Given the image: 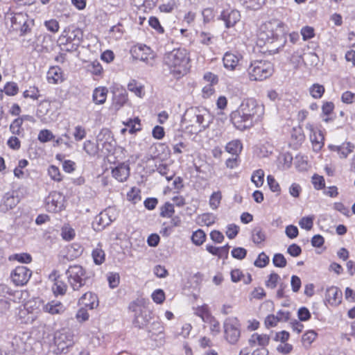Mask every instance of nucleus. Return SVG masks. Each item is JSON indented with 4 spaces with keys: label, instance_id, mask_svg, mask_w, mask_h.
<instances>
[{
    "label": "nucleus",
    "instance_id": "47",
    "mask_svg": "<svg viewBox=\"0 0 355 355\" xmlns=\"http://www.w3.org/2000/svg\"><path fill=\"white\" fill-rule=\"evenodd\" d=\"M128 97L125 91H123L118 94H115L113 98V106L116 110L121 107L127 101Z\"/></svg>",
    "mask_w": 355,
    "mask_h": 355
},
{
    "label": "nucleus",
    "instance_id": "21",
    "mask_svg": "<svg viewBox=\"0 0 355 355\" xmlns=\"http://www.w3.org/2000/svg\"><path fill=\"white\" fill-rule=\"evenodd\" d=\"M343 293L336 286H330L325 292V300L331 306H338L342 301Z\"/></svg>",
    "mask_w": 355,
    "mask_h": 355
},
{
    "label": "nucleus",
    "instance_id": "26",
    "mask_svg": "<svg viewBox=\"0 0 355 355\" xmlns=\"http://www.w3.org/2000/svg\"><path fill=\"white\" fill-rule=\"evenodd\" d=\"M78 304L85 308L93 309L98 306V300L95 294L87 292L79 299Z\"/></svg>",
    "mask_w": 355,
    "mask_h": 355
},
{
    "label": "nucleus",
    "instance_id": "52",
    "mask_svg": "<svg viewBox=\"0 0 355 355\" xmlns=\"http://www.w3.org/2000/svg\"><path fill=\"white\" fill-rule=\"evenodd\" d=\"M76 235L74 229H73L69 225H64L62 227L61 236L62 238L67 241L72 240Z\"/></svg>",
    "mask_w": 355,
    "mask_h": 355
},
{
    "label": "nucleus",
    "instance_id": "41",
    "mask_svg": "<svg viewBox=\"0 0 355 355\" xmlns=\"http://www.w3.org/2000/svg\"><path fill=\"white\" fill-rule=\"evenodd\" d=\"M265 173L262 169L255 170L251 176V181L257 188L262 187L264 182Z\"/></svg>",
    "mask_w": 355,
    "mask_h": 355
},
{
    "label": "nucleus",
    "instance_id": "17",
    "mask_svg": "<svg viewBox=\"0 0 355 355\" xmlns=\"http://www.w3.org/2000/svg\"><path fill=\"white\" fill-rule=\"evenodd\" d=\"M31 275V270L26 266H19L12 271L10 278L16 286H24L28 282Z\"/></svg>",
    "mask_w": 355,
    "mask_h": 355
},
{
    "label": "nucleus",
    "instance_id": "5",
    "mask_svg": "<svg viewBox=\"0 0 355 355\" xmlns=\"http://www.w3.org/2000/svg\"><path fill=\"white\" fill-rule=\"evenodd\" d=\"M274 72L272 64L267 60H255L251 63L248 69L249 78L254 81H261Z\"/></svg>",
    "mask_w": 355,
    "mask_h": 355
},
{
    "label": "nucleus",
    "instance_id": "2",
    "mask_svg": "<svg viewBox=\"0 0 355 355\" xmlns=\"http://www.w3.org/2000/svg\"><path fill=\"white\" fill-rule=\"evenodd\" d=\"M264 113L263 105L254 98H247L231 114V120L238 130H243L262 121Z\"/></svg>",
    "mask_w": 355,
    "mask_h": 355
},
{
    "label": "nucleus",
    "instance_id": "56",
    "mask_svg": "<svg viewBox=\"0 0 355 355\" xmlns=\"http://www.w3.org/2000/svg\"><path fill=\"white\" fill-rule=\"evenodd\" d=\"M5 94L9 96H15L19 92V87L15 82H8L3 87Z\"/></svg>",
    "mask_w": 355,
    "mask_h": 355
},
{
    "label": "nucleus",
    "instance_id": "28",
    "mask_svg": "<svg viewBox=\"0 0 355 355\" xmlns=\"http://www.w3.org/2000/svg\"><path fill=\"white\" fill-rule=\"evenodd\" d=\"M19 202V200L17 196H15L12 193H7L3 197L0 205L1 209L3 211H7L15 207Z\"/></svg>",
    "mask_w": 355,
    "mask_h": 355
},
{
    "label": "nucleus",
    "instance_id": "31",
    "mask_svg": "<svg viewBox=\"0 0 355 355\" xmlns=\"http://www.w3.org/2000/svg\"><path fill=\"white\" fill-rule=\"evenodd\" d=\"M43 310L50 314H61L64 310V306L59 301L53 300L42 306Z\"/></svg>",
    "mask_w": 355,
    "mask_h": 355
},
{
    "label": "nucleus",
    "instance_id": "42",
    "mask_svg": "<svg viewBox=\"0 0 355 355\" xmlns=\"http://www.w3.org/2000/svg\"><path fill=\"white\" fill-rule=\"evenodd\" d=\"M128 89L134 93L138 97H143L144 95V87L136 80H132L128 85Z\"/></svg>",
    "mask_w": 355,
    "mask_h": 355
},
{
    "label": "nucleus",
    "instance_id": "37",
    "mask_svg": "<svg viewBox=\"0 0 355 355\" xmlns=\"http://www.w3.org/2000/svg\"><path fill=\"white\" fill-rule=\"evenodd\" d=\"M194 314L200 317L203 322L210 320L211 315L209 308L207 304H204L202 306H198L194 309Z\"/></svg>",
    "mask_w": 355,
    "mask_h": 355
},
{
    "label": "nucleus",
    "instance_id": "63",
    "mask_svg": "<svg viewBox=\"0 0 355 355\" xmlns=\"http://www.w3.org/2000/svg\"><path fill=\"white\" fill-rule=\"evenodd\" d=\"M87 135L86 130L82 125H76L73 132V137L76 141H82Z\"/></svg>",
    "mask_w": 355,
    "mask_h": 355
},
{
    "label": "nucleus",
    "instance_id": "39",
    "mask_svg": "<svg viewBox=\"0 0 355 355\" xmlns=\"http://www.w3.org/2000/svg\"><path fill=\"white\" fill-rule=\"evenodd\" d=\"M216 216L211 213H205L197 217L196 221L200 225L210 226L216 221Z\"/></svg>",
    "mask_w": 355,
    "mask_h": 355
},
{
    "label": "nucleus",
    "instance_id": "61",
    "mask_svg": "<svg viewBox=\"0 0 355 355\" xmlns=\"http://www.w3.org/2000/svg\"><path fill=\"white\" fill-rule=\"evenodd\" d=\"M300 33L304 41H307L315 37V29L309 26H304L301 28Z\"/></svg>",
    "mask_w": 355,
    "mask_h": 355
},
{
    "label": "nucleus",
    "instance_id": "29",
    "mask_svg": "<svg viewBox=\"0 0 355 355\" xmlns=\"http://www.w3.org/2000/svg\"><path fill=\"white\" fill-rule=\"evenodd\" d=\"M59 277L58 273L56 270H53L49 275V279L52 281H54V284L52 286V290L55 294H64L67 291L66 284L61 280H59L58 278Z\"/></svg>",
    "mask_w": 355,
    "mask_h": 355
},
{
    "label": "nucleus",
    "instance_id": "43",
    "mask_svg": "<svg viewBox=\"0 0 355 355\" xmlns=\"http://www.w3.org/2000/svg\"><path fill=\"white\" fill-rule=\"evenodd\" d=\"M222 193L220 191H214L211 193L209 200V205L212 210L217 209L221 202Z\"/></svg>",
    "mask_w": 355,
    "mask_h": 355
},
{
    "label": "nucleus",
    "instance_id": "45",
    "mask_svg": "<svg viewBox=\"0 0 355 355\" xmlns=\"http://www.w3.org/2000/svg\"><path fill=\"white\" fill-rule=\"evenodd\" d=\"M225 149L229 153L238 155L242 150V144L239 140H233L226 145Z\"/></svg>",
    "mask_w": 355,
    "mask_h": 355
},
{
    "label": "nucleus",
    "instance_id": "44",
    "mask_svg": "<svg viewBox=\"0 0 355 355\" xmlns=\"http://www.w3.org/2000/svg\"><path fill=\"white\" fill-rule=\"evenodd\" d=\"M141 121L138 117L134 119H130L126 122H124V125L130 128L129 132L131 134L135 133L141 130Z\"/></svg>",
    "mask_w": 355,
    "mask_h": 355
},
{
    "label": "nucleus",
    "instance_id": "9",
    "mask_svg": "<svg viewBox=\"0 0 355 355\" xmlns=\"http://www.w3.org/2000/svg\"><path fill=\"white\" fill-rule=\"evenodd\" d=\"M54 343L56 347L55 349L56 354L65 353L74 343L73 335L69 331L64 329L58 331L55 334Z\"/></svg>",
    "mask_w": 355,
    "mask_h": 355
},
{
    "label": "nucleus",
    "instance_id": "33",
    "mask_svg": "<svg viewBox=\"0 0 355 355\" xmlns=\"http://www.w3.org/2000/svg\"><path fill=\"white\" fill-rule=\"evenodd\" d=\"M216 12L212 8H205L201 11L202 27H206L207 25L212 23L215 20Z\"/></svg>",
    "mask_w": 355,
    "mask_h": 355
},
{
    "label": "nucleus",
    "instance_id": "14",
    "mask_svg": "<svg viewBox=\"0 0 355 355\" xmlns=\"http://www.w3.org/2000/svg\"><path fill=\"white\" fill-rule=\"evenodd\" d=\"M11 26L14 31L25 34L31 29L33 21L24 12H16L10 17Z\"/></svg>",
    "mask_w": 355,
    "mask_h": 355
},
{
    "label": "nucleus",
    "instance_id": "27",
    "mask_svg": "<svg viewBox=\"0 0 355 355\" xmlns=\"http://www.w3.org/2000/svg\"><path fill=\"white\" fill-rule=\"evenodd\" d=\"M329 148L331 151L337 152L340 158H346L349 153L353 152L354 145L350 142L343 143L340 146L329 145Z\"/></svg>",
    "mask_w": 355,
    "mask_h": 355
},
{
    "label": "nucleus",
    "instance_id": "54",
    "mask_svg": "<svg viewBox=\"0 0 355 355\" xmlns=\"http://www.w3.org/2000/svg\"><path fill=\"white\" fill-rule=\"evenodd\" d=\"M47 172L48 175L52 180L55 182H60L62 180V175H61L58 167L54 165H51L48 168Z\"/></svg>",
    "mask_w": 355,
    "mask_h": 355
},
{
    "label": "nucleus",
    "instance_id": "64",
    "mask_svg": "<svg viewBox=\"0 0 355 355\" xmlns=\"http://www.w3.org/2000/svg\"><path fill=\"white\" fill-rule=\"evenodd\" d=\"M311 182L313 185L314 189L316 190H320L325 187V181L322 176L318 174H314L311 178Z\"/></svg>",
    "mask_w": 355,
    "mask_h": 355
},
{
    "label": "nucleus",
    "instance_id": "7",
    "mask_svg": "<svg viewBox=\"0 0 355 355\" xmlns=\"http://www.w3.org/2000/svg\"><path fill=\"white\" fill-rule=\"evenodd\" d=\"M225 339L231 345H235L241 336V324L237 318L229 317L223 323Z\"/></svg>",
    "mask_w": 355,
    "mask_h": 355
},
{
    "label": "nucleus",
    "instance_id": "13",
    "mask_svg": "<svg viewBox=\"0 0 355 355\" xmlns=\"http://www.w3.org/2000/svg\"><path fill=\"white\" fill-rule=\"evenodd\" d=\"M129 309L135 312L133 324L135 327L141 329L145 327L149 323L151 320V313L146 310H143L138 302H132L129 306Z\"/></svg>",
    "mask_w": 355,
    "mask_h": 355
},
{
    "label": "nucleus",
    "instance_id": "59",
    "mask_svg": "<svg viewBox=\"0 0 355 355\" xmlns=\"http://www.w3.org/2000/svg\"><path fill=\"white\" fill-rule=\"evenodd\" d=\"M50 105L47 101H42L38 104L37 109V116L42 119L49 112Z\"/></svg>",
    "mask_w": 355,
    "mask_h": 355
},
{
    "label": "nucleus",
    "instance_id": "38",
    "mask_svg": "<svg viewBox=\"0 0 355 355\" xmlns=\"http://www.w3.org/2000/svg\"><path fill=\"white\" fill-rule=\"evenodd\" d=\"M318 334L313 330L306 331L302 336V343L305 349H309L315 340Z\"/></svg>",
    "mask_w": 355,
    "mask_h": 355
},
{
    "label": "nucleus",
    "instance_id": "4",
    "mask_svg": "<svg viewBox=\"0 0 355 355\" xmlns=\"http://www.w3.org/2000/svg\"><path fill=\"white\" fill-rule=\"evenodd\" d=\"M213 121L210 112L204 107H191L185 112L182 123L191 134H197L207 128Z\"/></svg>",
    "mask_w": 355,
    "mask_h": 355
},
{
    "label": "nucleus",
    "instance_id": "58",
    "mask_svg": "<svg viewBox=\"0 0 355 355\" xmlns=\"http://www.w3.org/2000/svg\"><path fill=\"white\" fill-rule=\"evenodd\" d=\"M92 258L96 265H101L105 261V253L101 248H96L92 251Z\"/></svg>",
    "mask_w": 355,
    "mask_h": 355
},
{
    "label": "nucleus",
    "instance_id": "36",
    "mask_svg": "<svg viewBox=\"0 0 355 355\" xmlns=\"http://www.w3.org/2000/svg\"><path fill=\"white\" fill-rule=\"evenodd\" d=\"M230 246L225 245L221 247H215L211 245H206V250L211 254L217 256L219 258H227L228 255Z\"/></svg>",
    "mask_w": 355,
    "mask_h": 355
},
{
    "label": "nucleus",
    "instance_id": "23",
    "mask_svg": "<svg viewBox=\"0 0 355 355\" xmlns=\"http://www.w3.org/2000/svg\"><path fill=\"white\" fill-rule=\"evenodd\" d=\"M46 80L49 84L57 85L64 80L62 69L58 66H53L49 69L46 73Z\"/></svg>",
    "mask_w": 355,
    "mask_h": 355
},
{
    "label": "nucleus",
    "instance_id": "50",
    "mask_svg": "<svg viewBox=\"0 0 355 355\" xmlns=\"http://www.w3.org/2000/svg\"><path fill=\"white\" fill-rule=\"evenodd\" d=\"M252 241L256 244H260L266 239V234L261 227H255L252 232Z\"/></svg>",
    "mask_w": 355,
    "mask_h": 355
},
{
    "label": "nucleus",
    "instance_id": "16",
    "mask_svg": "<svg viewBox=\"0 0 355 355\" xmlns=\"http://www.w3.org/2000/svg\"><path fill=\"white\" fill-rule=\"evenodd\" d=\"M305 128L309 132V138L312 144L313 150L315 152L320 151L324 146V140L322 131L316 128L311 123H307Z\"/></svg>",
    "mask_w": 355,
    "mask_h": 355
},
{
    "label": "nucleus",
    "instance_id": "60",
    "mask_svg": "<svg viewBox=\"0 0 355 355\" xmlns=\"http://www.w3.org/2000/svg\"><path fill=\"white\" fill-rule=\"evenodd\" d=\"M127 199L134 204L139 202L141 199L140 190L137 187H132L127 193Z\"/></svg>",
    "mask_w": 355,
    "mask_h": 355
},
{
    "label": "nucleus",
    "instance_id": "53",
    "mask_svg": "<svg viewBox=\"0 0 355 355\" xmlns=\"http://www.w3.org/2000/svg\"><path fill=\"white\" fill-rule=\"evenodd\" d=\"M314 216L302 217L299 221V225L302 229L309 231L313 226Z\"/></svg>",
    "mask_w": 355,
    "mask_h": 355
},
{
    "label": "nucleus",
    "instance_id": "18",
    "mask_svg": "<svg viewBox=\"0 0 355 355\" xmlns=\"http://www.w3.org/2000/svg\"><path fill=\"white\" fill-rule=\"evenodd\" d=\"M219 19L225 23V27L229 28L235 26L240 21V12L235 9L228 8L221 12Z\"/></svg>",
    "mask_w": 355,
    "mask_h": 355
},
{
    "label": "nucleus",
    "instance_id": "55",
    "mask_svg": "<svg viewBox=\"0 0 355 355\" xmlns=\"http://www.w3.org/2000/svg\"><path fill=\"white\" fill-rule=\"evenodd\" d=\"M10 261H17L20 263H28L32 261L31 256L28 253L15 254L9 257Z\"/></svg>",
    "mask_w": 355,
    "mask_h": 355
},
{
    "label": "nucleus",
    "instance_id": "32",
    "mask_svg": "<svg viewBox=\"0 0 355 355\" xmlns=\"http://www.w3.org/2000/svg\"><path fill=\"white\" fill-rule=\"evenodd\" d=\"M28 164L27 159H22L19 160L17 166L13 171L15 177L20 180L27 178L29 176V173L26 168Z\"/></svg>",
    "mask_w": 355,
    "mask_h": 355
},
{
    "label": "nucleus",
    "instance_id": "49",
    "mask_svg": "<svg viewBox=\"0 0 355 355\" xmlns=\"http://www.w3.org/2000/svg\"><path fill=\"white\" fill-rule=\"evenodd\" d=\"M206 234L205 232L200 229L195 231L191 236L192 243L197 245L200 246L202 245V243L205 241Z\"/></svg>",
    "mask_w": 355,
    "mask_h": 355
},
{
    "label": "nucleus",
    "instance_id": "57",
    "mask_svg": "<svg viewBox=\"0 0 355 355\" xmlns=\"http://www.w3.org/2000/svg\"><path fill=\"white\" fill-rule=\"evenodd\" d=\"M293 157L289 153L282 154L279 157V164L282 169H288L291 166Z\"/></svg>",
    "mask_w": 355,
    "mask_h": 355
},
{
    "label": "nucleus",
    "instance_id": "62",
    "mask_svg": "<svg viewBox=\"0 0 355 355\" xmlns=\"http://www.w3.org/2000/svg\"><path fill=\"white\" fill-rule=\"evenodd\" d=\"M151 297L155 303L161 304L166 299L165 293L162 289H156L151 294Z\"/></svg>",
    "mask_w": 355,
    "mask_h": 355
},
{
    "label": "nucleus",
    "instance_id": "35",
    "mask_svg": "<svg viewBox=\"0 0 355 355\" xmlns=\"http://www.w3.org/2000/svg\"><path fill=\"white\" fill-rule=\"evenodd\" d=\"M198 42L205 46H210L215 43L216 37L210 32L200 31L197 33Z\"/></svg>",
    "mask_w": 355,
    "mask_h": 355
},
{
    "label": "nucleus",
    "instance_id": "30",
    "mask_svg": "<svg viewBox=\"0 0 355 355\" xmlns=\"http://www.w3.org/2000/svg\"><path fill=\"white\" fill-rule=\"evenodd\" d=\"M108 89L105 87H96L92 93V101L96 105H103L105 103Z\"/></svg>",
    "mask_w": 355,
    "mask_h": 355
},
{
    "label": "nucleus",
    "instance_id": "24",
    "mask_svg": "<svg viewBox=\"0 0 355 355\" xmlns=\"http://www.w3.org/2000/svg\"><path fill=\"white\" fill-rule=\"evenodd\" d=\"M112 175L114 178L120 182L126 181L130 175V167L128 164L125 163L119 164L112 169Z\"/></svg>",
    "mask_w": 355,
    "mask_h": 355
},
{
    "label": "nucleus",
    "instance_id": "22",
    "mask_svg": "<svg viewBox=\"0 0 355 355\" xmlns=\"http://www.w3.org/2000/svg\"><path fill=\"white\" fill-rule=\"evenodd\" d=\"M242 56L239 53H225L223 58L224 67L227 70H235Z\"/></svg>",
    "mask_w": 355,
    "mask_h": 355
},
{
    "label": "nucleus",
    "instance_id": "11",
    "mask_svg": "<svg viewBox=\"0 0 355 355\" xmlns=\"http://www.w3.org/2000/svg\"><path fill=\"white\" fill-rule=\"evenodd\" d=\"M116 219V210L109 207L97 215L92 223V227L95 231L99 232L109 225Z\"/></svg>",
    "mask_w": 355,
    "mask_h": 355
},
{
    "label": "nucleus",
    "instance_id": "19",
    "mask_svg": "<svg viewBox=\"0 0 355 355\" xmlns=\"http://www.w3.org/2000/svg\"><path fill=\"white\" fill-rule=\"evenodd\" d=\"M164 328L161 322L156 320L153 322L148 327V336L155 341H158L159 345L164 342Z\"/></svg>",
    "mask_w": 355,
    "mask_h": 355
},
{
    "label": "nucleus",
    "instance_id": "25",
    "mask_svg": "<svg viewBox=\"0 0 355 355\" xmlns=\"http://www.w3.org/2000/svg\"><path fill=\"white\" fill-rule=\"evenodd\" d=\"M249 345L252 347H266L270 343V336L265 334L254 333L249 338Z\"/></svg>",
    "mask_w": 355,
    "mask_h": 355
},
{
    "label": "nucleus",
    "instance_id": "15",
    "mask_svg": "<svg viewBox=\"0 0 355 355\" xmlns=\"http://www.w3.org/2000/svg\"><path fill=\"white\" fill-rule=\"evenodd\" d=\"M64 196L58 191L49 193L45 200L46 209L49 212H58L64 207Z\"/></svg>",
    "mask_w": 355,
    "mask_h": 355
},
{
    "label": "nucleus",
    "instance_id": "3",
    "mask_svg": "<svg viewBox=\"0 0 355 355\" xmlns=\"http://www.w3.org/2000/svg\"><path fill=\"white\" fill-rule=\"evenodd\" d=\"M189 53L185 49H175L165 54L164 63L168 67L170 74L175 79H180L187 74L189 69Z\"/></svg>",
    "mask_w": 355,
    "mask_h": 355
},
{
    "label": "nucleus",
    "instance_id": "12",
    "mask_svg": "<svg viewBox=\"0 0 355 355\" xmlns=\"http://www.w3.org/2000/svg\"><path fill=\"white\" fill-rule=\"evenodd\" d=\"M96 144L103 153H111L115 146V141L108 129L101 130L96 137Z\"/></svg>",
    "mask_w": 355,
    "mask_h": 355
},
{
    "label": "nucleus",
    "instance_id": "46",
    "mask_svg": "<svg viewBox=\"0 0 355 355\" xmlns=\"http://www.w3.org/2000/svg\"><path fill=\"white\" fill-rule=\"evenodd\" d=\"M83 148L84 151L89 156H95L99 151L97 144L91 140H86L83 143Z\"/></svg>",
    "mask_w": 355,
    "mask_h": 355
},
{
    "label": "nucleus",
    "instance_id": "48",
    "mask_svg": "<svg viewBox=\"0 0 355 355\" xmlns=\"http://www.w3.org/2000/svg\"><path fill=\"white\" fill-rule=\"evenodd\" d=\"M309 93L311 96L315 99L320 98L324 93V87L323 85L315 83L309 87Z\"/></svg>",
    "mask_w": 355,
    "mask_h": 355
},
{
    "label": "nucleus",
    "instance_id": "6",
    "mask_svg": "<svg viewBox=\"0 0 355 355\" xmlns=\"http://www.w3.org/2000/svg\"><path fill=\"white\" fill-rule=\"evenodd\" d=\"M66 277L73 291H79L88 279L85 269L80 265L70 266L66 270Z\"/></svg>",
    "mask_w": 355,
    "mask_h": 355
},
{
    "label": "nucleus",
    "instance_id": "10",
    "mask_svg": "<svg viewBox=\"0 0 355 355\" xmlns=\"http://www.w3.org/2000/svg\"><path fill=\"white\" fill-rule=\"evenodd\" d=\"M42 306L44 304L40 299L29 300L23 305V309H20L19 315L21 318L26 317V322H33L37 318Z\"/></svg>",
    "mask_w": 355,
    "mask_h": 355
},
{
    "label": "nucleus",
    "instance_id": "51",
    "mask_svg": "<svg viewBox=\"0 0 355 355\" xmlns=\"http://www.w3.org/2000/svg\"><path fill=\"white\" fill-rule=\"evenodd\" d=\"M23 96L25 98H31L33 101H36L40 96V90L35 86H30L23 92Z\"/></svg>",
    "mask_w": 355,
    "mask_h": 355
},
{
    "label": "nucleus",
    "instance_id": "20",
    "mask_svg": "<svg viewBox=\"0 0 355 355\" xmlns=\"http://www.w3.org/2000/svg\"><path fill=\"white\" fill-rule=\"evenodd\" d=\"M31 340L27 334L23 333L21 335L14 338L12 345L18 352L24 353L31 349Z\"/></svg>",
    "mask_w": 355,
    "mask_h": 355
},
{
    "label": "nucleus",
    "instance_id": "1",
    "mask_svg": "<svg viewBox=\"0 0 355 355\" xmlns=\"http://www.w3.org/2000/svg\"><path fill=\"white\" fill-rule=\"evenodd\" d=\"M287 26L280 19H271L263 22L257 33V44L266 46V51L276 53L286 43Z\"/></svg>",
    "mask_w": 355,
    "mask_h": 355
},
{
    "label": "nucleus",
    "instance_id": "34",
    "mask_svg": "<svg viewBox=\"0 0 355 355\" xmlns=\"http://www.w3.org/2000/svg\"><path fill=\"white\" fill-rule=\"evenodd\" d=\"M27 119V115H24L21 117L15 119L10 125L9 128L10 132L15 135L23 136L24 130L22 128V124L24 121Z\"/></svg>",
    "mask_w": 355,
    "mask_h": 355
},
{
    "label": "nucleus",
    "instance_id": "8",
    "mask_svg": "<svg viewBox=\"0 0 355 355\" xmlns=\"http://www.w3.org/2000/svg\"><path fill=\"white\" fill-rule=\"evenodd\" d=\"M130 53L135 59L139 60L150 66L153 65L156 58V53L149 46L142 44L133 46Z\"/></svg>",
    "mask_w": 355,
    "mask_h": 355
},
{
    "label": "nucleus",
    "instance_id": "40",
    "mask_svg": "<svg viewBox=\"0 0 355 355\" xmlns=\"http://www.w3.org/2000/svg\"><path fill=\"white\" fill-rule=\"evenodd\" d=\"M82 36L81 31L78 28H75L68 33L67 41L72 42L73 45L78 46L81 42Z\"/></svg>",
    "mask_w": 355,
    "mask_h": 355
}]
</instances>
